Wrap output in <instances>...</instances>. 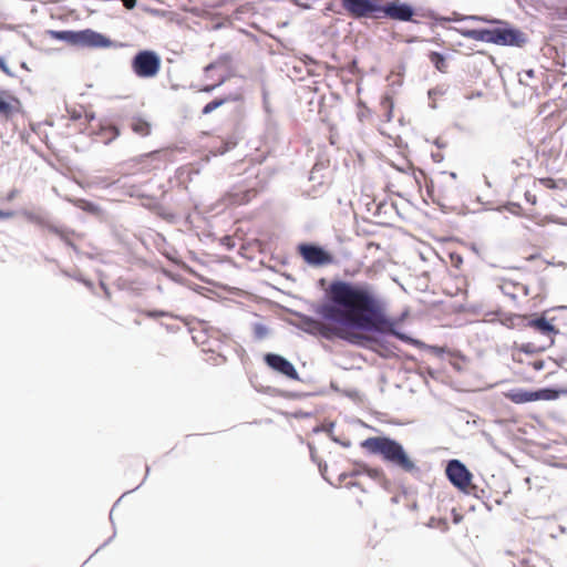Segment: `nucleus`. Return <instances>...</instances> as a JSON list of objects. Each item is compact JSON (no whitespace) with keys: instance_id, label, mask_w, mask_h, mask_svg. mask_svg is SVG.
I'll return each instance as SVG.
<instances>
[{"instance_id":"c03bdc74","label":"nucleus","mask_w":567,"mask_h":567,"mask_svg":"<svg viewBox=\"0 0 567 567\" xmlns=\"http://www.w3.org/2000/svg\"><path fill=\"white\" fill-rule=\"evenodd\" d=\"M432 157H434L436 159V162H440L441 161V157H440V154H432Z\"/></svg>"},{"instance_id":"20e7f679","label":"nucleus","mask_w":567,"mask_h":567,"mask_svg":"<svg viewBox=\"0 0 567 567\" xmlns=\"http://www.w3.org/2000/svg\"><path fill=\"white\" fill-rule=\"evenodd\" d=\"M48 33L54 40L79 48H109L112 45L111 39L92 29L80 31L50 30Z\"/></svg>"},{"instance_id":"09e8293b","label":"nucleus","mask_w":567,"mask_h":567,"mask_svg":"<svg viewBox=\"0 0 567 567\" xmlns=\"http://www.w3.org/2000/svg\"><path fill=\"white\" fill-rule=\"evenodd\" d=\"M320 471H321V475L324 476V472L321 467H320Z\"/></svg>"},{"instance_id":"7ed1b4c3","label":"nucleus","mask_w":567,"mask_h":567,"mask_svg":"<svg viewBox=\"0 0 567 567\" xmlns=\"http://www.w3.org/2000/svg\"><path fill=\"white\" fill-rule=\"evenodd\" d=\"M299 328L312 336H320L327 340H331L333 337H338L350 344L364 347L368 342L372 341V338L364 333H359L355 330H350L348 328H336L330 327L328 324L322 323L321 321L308 317L302 316Z\"/></svg>"},{"instance_id":"dca6fc26","label":"nucleus","mask_w":567,"mask_h":567,"mask_svg":"<svg viewBox=\"0 0 567 567\" xmlns=\"http://www.w3.org/2000/svg\"><path fill=\"white\" fill-rule=\"evenodd\" d=\"M528 327L536 329L539 333L544 336L557 334L559 330L553 326L549 321L544 317H537L532 319L527 323Z\"/></svg>"},{"instance_id":"7c9ffc66","label":"nucleus","mask_w":567,"mask_h":567,"mask_svg":"<svg viewBox=\"0 0 567 567\" xmlns=\"http://www.w3.org/2000/svg\"><path fill=\"white\" fill-rule=\"evenodd\" d=\"M427 348V346L425 347ZM429 349L433 351L435 354L440 355L444 352L442 348L435 347V346H429Z\"/></svg>"},{"instance_id":"9b49d317","label":"nucleus","mask_w":567,"mask_h":567,"mask_svg":"<svg viewBox=\"0 0 567 567\" xmlns=\"http://www.w3.org/2000/svg\"><path fill=\"white\" fill-rule=\"evenodd\" d=\"M264 361L270 369L287 377L288 379L299 380V374L295 365L285 357L277 353H266Z\"/></svg>"},{"instance_id":"f704fd0d","label":"nucleus","mask_w":567,"mask_h":567,"mask_svg":"<svg viewBox=\"0 0 567 567\" xmlns=\"http://www.w3.org/2000/svg\"><path fill=\"white\" fill-rule=\"evenodd\" d=\"M94 183L95 184L104 183L105 186L113 184L112 182H107L105 178H102V177H96V181Z\"/></svg>"},{"instance_id":"6ab92c4d","label":"nucleus","mask_w":567,"mask_h":567,"mask_svg":"<svg viewBox=\"0 0 567 567\" xmlns=\"http://www.w3.org/2000/svg\"><path fill=\"white\" fill-rule=\"evenodd\" d=\"M429 59L437 71H440L442 73L447 72V63H446L445 56L442 53L432 51L429 54Z\"/></svg>"},{"instance_id":"bb28decb","label":"nucleus","mask_w":567,"mask_h":567,"mask_svg":"<svg viewBox=\"0 0 567 567\" xmlns=\"http://www.w3.org/2000/svg\"><path fill=\"white\" fill-rule=\"evenodd\" d=\"M524 196L527 203L532 205H535L537 203L536 195L532 194L530 192H526Z\"/></svg>"},{"instance_id":"79ce46f5","label":"nucleus","mask_w":567,"mask_h":567,"mask_svg":"<svg viewBox=\"0 0 567 567\" xmlns=\"http://www.w3.org/2000/svg\"><path fill=\"white\" fill-rule=\"evenodd\" d=\"M432 157H434L436 159V162H440L441 161V157H440V154H432Z\"/></svg>"},{"instance_id":"cd10ccee","label":"nucleus","mask_w":567,"mask_h":567,"mask_svg":"<svg viewBox=\"0 0 567 567\" xmlns=\"http://www.w3.org/2000/svg\"><path fill=\"white\" fill-rule=\"evenodd\" d=\"M14 215L12 210H2L0 209V219L10 218Z\"/></svg>"},{"instance_id":"0eeeda50","label":"nucleus","mask_w":567,"mask_h":567,"mask_svg":"<svg viewBox=\"0 0 567 567\" xmlns=\"http://www.w3.org/2000/svg\"><path fill=\"white\" fill-rule=\"evenodd\" d=\"M342 8L353 19L377 17L380 0H341Z\"/></svg>"},{"instance_id":"c756f323","label":"nucleus","mask_w":567,"mask_h":567,"mask_svg":"<svg viewBox=\"0 0 567 567\" xmlns=\"http://www.w3.org/2000/svg\"><path fill=\"white\" fill-rule=\"evenodd\" d=\"M126 9H133L136 6V0H122Z\"/></svg>"},{"instance_id":"2eb2a0df","label":"nucleus","mask_w":567,"mask_h":567,"mask_svg":"<svg viewBox=\"0 0 567 567\" xmlns=\"http://www.w3.org/2000/svg\"><path fill=\"white\" fill-rule=\"evenodd\" d=\"M457 31L467 39L487 43L493 41V29H462Z\"/></svg>"},{"instance_id":"2f4dec72","label":"nucleus","mask_w":567,"mask_h":567,"mask_svg":"<svg viewBox=\"0 0 567 567\" xmlns=\"http://www.w3.org/2000/svg\"><path fill=\"white\" fill-rule=\"evenodd\" d=\"M216 87H217V85H216V84L206 85V86H204L200 91L206 92V93H210V92H213Z\"/></svg>"},{"instance_id":"58836bf2","label":"nucleus","mask_w":567,"mask_h":567,"mask_svg":"<svg viewBox=\"0 0 567 567\" xmlns=\"http://www.w3.org/2000/svg\"><path fill=\"white\" fill-rule=\"evenodd\" d=\"M526 75L529 76V78H533L534 76V71L533 70H528L526 72Z\"/></svg>"},{"instance_id":"f03ea898","label":"nucleus","mask_w":567,"mask_h":567,"mask_svg":"<svg viewBox=\"0 0 567 567\" xmlns=\"http://www.w3.org/2000/svg\"><path fill=\"white\" fill-rule=\"evenodd\" d=\"M361 447L365 449L370 454L381 455L385 463L405 473L415 474L420 472V468L410 458L403 445L394 439L388 436L368 437L361 442Z\"/></svg>"},{"instance_id":"a211bd4d","label":"nucleus","mask_w":567,"mask_h":567,"mask_svg":"<svg viewBox=\"0 0 567 567\" xmlns=\"http://www.w3.org/2000/svg\"><path fill=\"white\" fill-rule=\"evenodd\" d=\"M13 103L0 97V114L6 117L12 116L14 113L19 111V101L14 97H10Z\"/></svg>"},{"instance_id":"8fccbe9b","label":"nucleus","mask_w":567,"mask_h":567,"mask_svg":"<svg viewBox=\"0 0 567 567\" xmlns=\"http://www.w3.org/2000/svg\"><path fill=\"white\" fill-rule=\"evenodd\" d=\"M560 308H561V309H565V310H567V306H563V307H560Z\"/></svg>"},{"instance_id":"c85d7f7f","label":"nucleus","mask_w":567,"mask_h":567,"mask_svg":"<svg viewBox=\"0 0 567 567\" xmlns=\"http://www.w3.org/2000/svg\"><path fill=\"white\" fill-rule=\"evenodd\" d=\"M544 361L543 360H537L535 362H533V368L536 370V371H540L544 369Z\"/></svg>"},{"instance_id":"9d476101","label":"nucleus","mask_w":567,"mask_h":567,"mask_svg":"<svg viewBox=\"0 0 567 567\" xmlns=\"http://www.w3.org/2000/svg\"><path fill=\"white\" fill-rule=\"evenodd\" d=\"M527 42L525 33L515 28L493 29L492 43L498 45L523 47Z\"/></svg>"},{"instance_id":"b1692460","label":"nucleus","mask_w":567,"mask_h":567,"mask_svg":"<svg viewBox=\"0 0 567 567\" xmlns=\"http://www.w3.org/2000/svg\"><path fill=\"white\" fill-rule=\"evenodd\" d=\"M229 55L225 54L223 56H220L217 61L215 62H212L209 63L208 65L205 66V72H209L212 71L213 69L219 66L221 63H226L229 61Z\"/></svg>"},{"instance_id":"6e6552de","label":"nucleus","mask_w":567,"mask_h":567,"mask_svg":"<svg viewBox=\"0 0 567 567\" xmlns=\"http://www.w3.org/2000/svg\"><path fill=\"white\" fill-rule=\"evenodd\" d=\"M298 251L303 260L311 266H324L333 262V257L322 247L315 244H301Z\"/></svg>"},{"instance_id":"e433bc0d","label":"nucleus","mask_w":567,"mask_h":567,"mask_svg":"<svg viewBox=\"0 0 567 567\" xmlns=\"http://www.w3.org/2000/svg\"><path fill=\"white\" fill-rule=\"evenodd\" d=\"M101 287L104 290L106 297H110V291H109L107 287L105 286V284L103 281H101Z\"/></svg>"},{"instance_id":"49530a36","label":"nucleus","mask_w":567,"mask_h":567,"mask_svg":"<svg viewBox=\"0 0 567 567\" xmlns=\"http://www.w3.org/2000/svg\"><path fill=\"white\" fill-rule=\"evenodd\" d=\"M452 178H456V174L455 173H451L450 174Z\"/></svg>"},{"instance_id":"1a4fd4ad","label":"nucleus","mask_w":567,"mask_h":567,"mask_svg":"<svg viewBox=\"0 0 567 567\" xmlns=\"http://www.w3.org/2000/svg\"><path fill=\"white\" fill-rule=\"evenodd\" d=\"M379 13H383L392 20L409 22L413 20L414 8L401 0H392L385 4L380 2Z\"/></svg>"},{"instance_id":"a878e982","label":"nucleus","mask_w":567,"mask_h":567,"mask_svg":"<svg viewBox=\"0 0 567 567\" xmlns=\"http://www.w3.org/2000/svg\"><path fill=\"white\" fill-rule=\"evenodd\" d=\"M146 315L150 318L166 317V316H168L167 312L161 311V310H158V311H155V310L154 311H147Z\"/></svg>"},{"instance_id":"72a5a7b5","label":"nucleus","mask_w":567,"mask_h":567,"mask_svg":"<svg viewBox=\"0 0 567 567\" xmlns=\"http://www.w3.org/2000/svg\"><path fill=\"white\" fill-rule=\"evenodd\" d=\"M522 350L525 352V353H532L534 350H533V346L532 344H525L522 347Z\"/></svg>"},{"instance_id":"f257e3e1","label":"nucleus","mask_w":567,"mask_h":567,"mask_svg":"<svg viewBox=\"0 0 567 567\" xmlns=\"http://www.w3.org/2000/svg\"><path fill=\"white\" fill-rule=\"evenodd\" d=\"M315 311L326 321L359 333L390 334L417 348L426 347L396 329V321L386 316L382 300L369 285L333 280Z\"/></svg>"},{"instance_id":"473e14b6","label":"nucleus","mask_w":567,"mask_h":567,"mask_svg":"<svg viewBox=\"0 0 567 567\" xmlns=\"http://www.w3.org/2000/svg\"><path fill=\"white\" fill-rule=\"evenodd\" d=\"M18 195V189H12L9 192L8 196H7V199L8 200H12L16 198V196Z\"/></svg>"},{"instance_id":"ea45409f","label":"nucleus","mask_w":567,"mask_h":567,"mask_svg":"<svg viewBox=\"0 0 567 567\" xmlns=\"http://www.w3.org/2000/svg\"><path fill=\"white\" fill-rule=\"evenodd\" d=\"M441 20H443V21H452V20L457 21V20H460V19H458V18H455V19H451V18H442Z\"/></svg>"},{"instance_id":"a19ab883","label":"nucleus","mask_w":567,"mask_h":567,"mask_svg":"<svg viewBox=\"0 0 567 567\" xmlns=\"http://www.w3.org/2000/svg\"><path fill=\"white\" fill-rule=\"evenodd\" d=\"M432 157H434L436 159V162H440L441 161V157H440V154H432Z\"/></svg>"},{"instance_id":"ddd939ff","label":"nucleus","mask_w":567,"mask_h":567,"mask_svg":"<svg viewBox=\"0 0 567 567\" xmlns=\"http://www.w3.org/2000/svg\"><path fill=\"white\" fill-rule=\"evenodd\" d=\"M22 215L31 223L38 225V226H41V227H47L50 231L56 234L58 236H60V238L65 241L68 245H72L71 241L69 240V237H68V234L54 226V225H51L48 220V217L47 215L43 213V212H34V210H23L22 212Z\"/></svg>"},{"instance_id":"4c0bfd02","label":"nucleus","mask_w":567,"mask_h":567,"mask_svg":"<svg viewBox=\"0 0 567 567\" xmlns=\"http://www.w3.org/2000/svg\"><path fill=\"white\" fill-rule=\"evenodd\" d=\"M227 78L226 76H223L217 83V87L220 86L221 84H224L226 82Z\"/></svg>"},{"instance_id":"5701e85b","label":"nucleus","mask_w":567,"mask_h":567,"mask_svg":"<svg viewBox=\"0 0 567 567\" xmlns=\"http://www.w3.org/2000/svg\"><path fill=\"white\" fill-rule=\"evenodd\" d=\"M76 206H79L80 208L86 210V212H90L92 214H95L99 212V207L94 204V203H91V202H86V200H83V199H79L76 202Z\"/></svg>"},{"instance_id":"aec40b11","label":"nucleus","mask_w":567,"mask_h":567,"mask_svg":"<svg viewBox=\"0 0 567 567\" xmlns=\"http://www.w3.org/2000/svg\"><path fill=\"white\" fill-rule=\"evenodd\" d=\"M131 127L136 134L141 136H147L151 133V124L140 117L132 121Z\"/></svg>"},{"instance_id":"de8ad7c7","label":"nucleus","mask_w":567,"mask_h":567,"mask_svg":"<svg viewBox=\"0 0 567 567\" xmlns=\"http://www.w3.org/2000/svg\"><path fill=\"white\" fill-rule=\"evenodd\" d=\"M84 284L89 287H91V282L90 281H84Z\"/></svg>"},{"instance_id":"423d86ee","label":"nucleus","mask_w":567,"mask_h":567,"mask_svg":"<svg viewBox=\"0 0 567 567\" xmlns=\"http://www.w3.org/2000/svg\"><path fill=\"white\" fill-rule=\"evenodd\" d=\"M449 481L460 491L474 494L476 486L471 485L472 473L458 460H450L445 468Z\"/></svg>"},{"instance_id":"f8f14e48","label":"nucleus","mask_w":567,"mask_h":567,"mask_svg":"<svg viewBox=\"0 0 567 567\" xmlns=\"http://www.w3.org/2000/svg\"><path fill=\"white\" fill-rule=\"evenodd\" d=\"M508 398L517 404L533 402L537 400H555L558 392L551 389H543L538 391L516 390L508 394Z\"/></svg>"},{"instance_id":"39448f33","label":"nucleus","mask_w":567,"mask_h":567,"mask_svg":"<svg viewBox=\"0 0 567 567\" xmlns=\"http://www.w3.org/2000/svg\"><path fill=\"white\" fill-rule=\"evenodd\" d=\"M161 63V56L155 51L143 50L133 56L131 65L137 78L150 79L157 75Z\"/></svg>"},{"instance_id":"c9c22d12","label":"nucleus","mask_w":567,"mask_h":567,"mask_svg":"<svg viewBox=\"0 0 567 567\" xmlns=\"http://www.w3.org/2000/svg\"><path fill=\"white\" fill-rule=\"evenodd\" d=\"M362 466H363V465H360V466H359V468H358L357 471H354V472H352V473H351V475H352V476H354V475H359V474L364 473V471L362 470Z\"/></svg>"},{"instance_id":"37998d69","label":"nucleus","mask_w":567,"mask_h":567,"mask_svg":"<svg viewBox=\"0 0 567 567\" xmlns=\"http://www.w3.org/2000/svg\"><path fill=\"white\" fill-rule=\"evenodd\" d=\"M432 157H434L436 159V162H440L441 161V157H440V154H432Z\"/></svg>"},{"instance_id":"393cba45","label":"nucleus","mask_w":567,"mask_h":567,"mask_svg":"<svg viewBox=\"0 0 567 567\" xmlns=\"http://www.w3.org/2000/svg\"><path fill=\"white\" fill-rule=\"evenodd\" d=\"M0 69L9 76H14V74L11 72L9 66L7 65V62L4 58L0 56Z\"/></svg>"},{"instance_id":"4be33fe9","label":"nucleus","mask_w":567,"mask_h":567,"mask_svg":"<svg viewBox=\"0 0 567 567\" xmlns=\"http://www.w3.org/2000/svg\"><path fill=\"white\" fill-rule=\"evenodd\" d=\"M364 474L373 480H381L383 477V471L381 468H371L367 465L362 466Z\"/></svg>"},{"instance_id":"412c9836","label":"nucleus","mask_w":567,"mask_h":567,"mask_svg":"<svg viewBox=\"0 0 567 567\" xmlns=\"http://www.w3.org/2000/svg\"><path fill=\"white\" fill-rule=\"evenodd\" d=\"M252 332H254V338L257 341H261L269 336L268 327L261 322L252 323Z\"/></svg>"},{"instance_id":"f3484780","label":"nucleus","mask_w":567,"mask_h":567,"mask_svg":"<svg viewBox=\"0 0 567 567\" xmlns=\"http://www.w3.org/2000/svg\"><path fill=\"white\" fill-rule=\"evenodd\" d=\"M239 99H240V94H238V93L229 94L228 96L221 97V99H215V100L210 101L209 103H207L203 107L202 113L204 115L210 114L213 111H215L219 106L224 105L225 103L230 102V101H238Z\"/></svg>"},{"instance_id":"4468645a","label":"nucleus","mask_w":567,"mask_h":567,"mask_svg":"<svg viewBox=\"0 0 567 567\" xmlns=\"http://www.w3.org/2000/svg\"><path fill=\"white\" fill-rule=\"evenodd\" d=\"M256 195L254 189L234 188L224 197L225 205H243L247 204L251 197Z\"/></svg>"},{"instance_id":"a18cd8bd","label":"nucleus","mask_w":567,"mask_h":567,"mask_svg":"<svg viewBox=\"0 0 567 567\" xmlns=\"http://www.w3.org/2000/svg\"><path fill=\"white\" fill-rule=\"evenodd\" d=\"M471 19H474V20H483V21H485L483 18L474 17V16H473V17H471Z\"/></svg>"}]
</instances>
